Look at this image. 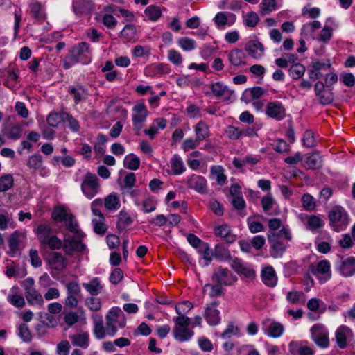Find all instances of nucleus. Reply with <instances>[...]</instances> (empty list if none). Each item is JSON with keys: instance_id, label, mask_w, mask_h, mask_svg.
Here are the masks:
<instances>
[{"instance_id": "1", "label": "nucleus", "mask_w": 355, "mask_h": 355, "mask_svg": "<svg viewBox=\"0 0 355 355\" xmlns=\"http://www.w3.org/2000/svg\"><path fill=\"white\" fill-rule=\"evenodd\" d=\"M106 332L110 336H114L118 328H123L126 324V318L123 311L118 306L112 307L106 317Z\"/></svg>"}, {"instance_id": "2", "label": "nucleus", "mask_w": 355, "mask_h": 355, "mask_svg": "<svg viewBox=\"0 0 355 355\" xmlns=\"http://www.w3.org/2000/svg\"><path fill=\"white\" fill-rule=\"evenodd\" d=\"M331 228L337 232L345 230L349 223L347 211L340 205L334 206L328 215Z\"/></svg>"}, {"instance_id": "3", "label": "nucleus", "mask_w": 355, "mask_h": 355, "mask_svg": "<svg viewBox=\"0 0 355 355\" xmlns=\"http://www.w3.org/2000/svg\"><path fill=\"white\" fill-rule=\"evenodd\" d=\"M311 338L314 343L322 349L327 348L330 345L329 331L322 324L317 323L310 329Z\"/></svg>"}, {"instance_id": "4", "label": "nucleus", "mask_w": 355, "mask_h": 355, "mask_svg": "<svg viewBox=\"0 0 355 355\" xmlns=\"http://www.w3.org/2000/svg\"><path fill=\"white\" fill-rule=\"evenodd\" d=\"M99 179L96 174L87 172L81 184L83 193L89 199L94 198L100 191Z\"/></svg>"}, {"instance_id": "5", "label": "nucleus", "mask_w": 355, "mask_h": 355, "mask_svg": "<svg viewBox=\"0 0 355 355\" xmlns=\"http://www.w3.org/2000/svg\"><path fill=\"white\" fill-rule=\"evenodd\" d=\"M89 49V44L85 42L78 44V46L72 47L68 54L63 60V67L68 69L80 61V58Z\"/></svg>"}, {"instance_id": "6", "label": "nucleus", "mask_w": 355, "mask_h": 355, "mask_svg": "<svg viewBox=\"0 0 355 355\" xmlns=\"http://www.w3.org/2000/svg\"><path fill=\"white\" fill-rule=\"evenodd\" d=\"M211 280L223 286H229L237 282L238 278L228 268L220 266L214 270Z\"/></svg>"}, {"instance_id": "7", "label": "nucleus", "mask_w": 355, "mask_h": 355, "mask_svg": "<svg viewBox=\"0 0 355 355\" xmlns=\"http://www.w3.org/2000/svg\"><path fill=\"white\" fill-rule=\"evenodd\" d=\"M270 245V254L275 259L281 258L286 252L289 245L283 241L279 234H268Z\"/></svg>"}, {"instance_id": "8", "label": "nucleus", "mask_w": 355, "mask_h": 355, "mask_svg": "<svg viewBox=\"0 0 355 355\" xmlns=\"http://www.w3.org/2000/svg\"><path fill=\"white\" fill-rule=\"evenodd\" d=\"M309 271L320 280V283H324L331 277V265L326 259L320 261L315 265H311Z\"/></svg>"}, {"instance_id": "9", "label": "nucleus", "mask_w": 355, "mask_h": 355, "mask_svg": "<svg viewBox=\"0 0 355 355\" xmlns=\"http://www.w3.org/2000/svg\"><path fill=\"white\" fill-rule=\"evenodd\" d=\"M336 270L344 277H351L355 275V257H340L336 262Z\"/></svg>"}, {"instance_id": "10", "label": "nucleus", "mask_w": 355, "mask_h": 355, "mask_svg": "<svg viewBox=\"0 0 355 355\" xmlns=\"http://www.w3.org/2000/svg\"><path fill=\"white\" fill-rule=\"evenodd\" d=\"M354 334L352 329L346 325L340 326L335 332V340L338 347L345 349L353 341Z\"/></svg>"}, {"instance_id": "11", "label": "nucleus", "mask_w": 355, "mask_h": 355, "mask_svg": "<svg viewBox=\"0 0 355 355\" xmlns=\"http://www.w3.org/2000/svg\"><path fill=\"white\" fill-rule=\"evenodd\" d=\"M230 264L234 270L239 275H243L250 280L255 278V270L250 264L243 262L241 259L234 257L232 259V262H230Z\"/></svg>"}, {"instance_id": "12", "label": "nucleus", "mask_w": 355, "mask_h": 355, "mask_svg": "<svg viewBox=\"0 0 355 355\" xmlns=\"http://www.w3.org/2000/svg\"><path fill=\"white\" fill-rule=\"evenodd\" d=\"M218 305V300L206 304L203 316L209 325L214 326L220 322V312L217 309Z\"/></svg>"}, {"instance_id": "13", "label": "nucleus", "mask_w": 355, "mask_h": 355, "mask_svg": "<svg viewBox=\"0 0 355 355\" xmlns=\"http://www.w3.org/2000/svg\"><path fill=\"white\" fill-rule=\"evenodd\" d=\"M186 183L188 188L193 189L199 193H207V180L202 176L193 174L187 178Z\"/></svg>"}, {"instance_id": "14", "label": "nucleus", "mask_w": 355, "mask_h": 355, "mask_svg": "<svg viewBox=\"0 0 355 355\" xmlns=\"http://www.w3.org/2000/svg\"><path fill=\"white\" fill-rule=\"evenodd\" d=\"M266 114L277 121L282 120L286 115V109L281 102H269L266 108Z\"/></svg>"}, {"instance_id": "15", "label": "nucleus", "mask_w": 355, "mask_h": 355, "mask_svg": "<svg viewBox=\"0 0 355 355\" xmlns=\"http://www.w3.org/2000/svg\"><path fill=\"white\" fill-rule=\"evenodd\" d=\"M73 10L79 16L90 14L95 8V4L92 0H73Z\"/></svg>"}, {"instance_id": "16", "label": "nucleus", "mask_w": 355, "mask_h": 355, "mask_svg": "<svg viewBox=\"0 0 355 355\" xmlns=\"http://www.w3.org/2000/svg\"><path fill=\"white\" fill-rule=\"evenodd\" d=\"M63 249L67 254L72 255L76 252H83L85 249V245L80 240L69 236L64 239Z\"/></svg>"}, {"instance_id": "17", "label": "nucleus", "mask_w": 355, "mask_h": 355, "mask_svg": "<svg viewBox=\"0 0 355 355\" xmlns=\"http://www.w3.org/2000/svg\"><path fill=\"white\" fill-rule=\"evenodd\" d=\"M245 49L249 55L254 59H259L264 54L263 45L258 40L248 42L245 45Z\"/></svg>"}, {"instance_id": "18", "label": "nucleus", "mask_w": 355, "mask_h": 355, "mask_svg": "<svg viewBox=\"0 0 355 355\" xmlns=\"http://www.w3.org/2000/svg\"><path fill=\"white\" fill-rule=\"evenodd\" d=\"M266 93L267 91L259 86L248 88L243 92L241 100L248 103L250 102L252 99L259 98Z\"/></svg>"}, {"instance_id": "19", "label": "nucleus", "mask_w": 355, "mask_h": 355, "mask_svg": "<svg viewBox=\"0 0 355 355\" xmlns=\"http://www.w3.org/2000/svg\"><path fill=\"white\" fill-rule=\"evenodd\" d=\"M261 279L265 285L274 287L277 283V277L272 266L265 267L261 271Z\"/></svg>"}, {"instance_id": "20", "label": "nucleus", "mask_w": 355, "mask_h": 355, "mask_svg": "<svg viewBox=\"0 0 355 355\" xmlns=\"http://www.w3.org/2000/svg\"><path fill=\"white\" fill-rule=\"evenodd\" d=\"M82 285L91 296L98 295L103 288V286L98 277H94L88 282H84Z\"/></svg>"}, {"instance_id": "21", "label": "nucleus", "mask_w": 355, "mask_h": 355, "mask_svg": "<svg viewBox=\"0 0 355 355\" xmlns=\"http://www.w3.org/2000/svg\"><path fill=\"white\" fill-rule=\"evenodd\" d=\"M236 15L231 12H218L214 18L216 26L219 28L223 27L226 24L230 26L234 23Z\"/></svg>"}, {"instance_id": "22", "label": "nucleus", "mask_w": 355, "mask_h": 355, "mask_svg": "<svg viewBox=\"0 0 355 355\" xmlns=\"http://www.w3.org/2000/svg\"><path fill=\"white\" fill-rule=\"evenodd\" d=\"M73 346L87 349L89 344V334L88 332L75 334L69 336Z\"/></svg>"}, {"instance_id": "23", "label": "nucleus", "mask_w": 355, "mask_h": 355, "mask_svg": "<svg viewBox=\"0 0 355 355\" xmlns=\"http://www.w3.org/2000/svg\"><path fill=\"white\" fill-rule=\"evenodd\" d=\"M213 94L216 97L224 96L229 99L233 94V91L230 90L227 85L222 82H216L212 83L210 86Z\"/></svg>"}, {"instance_id": "24", "label": "nucleus", "mask_w": 355, "mask_h": 355, "mask_svg": "<svg viewBox=\"0 0 355 355\" xmlns=\"http://www.w3.org/2000/svg\"><path fill=\"white\" fill-rule=\"evenodd\" d=\"M214 234L217 236L224 239L229 243H232L236 241V235L232 233L230 227L227 224L216 227L214 229Z\"/></svg>"}, {"instance_id": "25", "label": "nucleus", "mask_w": 355, "mask_h": 355, "mask_svg": "<svg viewBox=\"0 0 355 355\" xmlns=\"http://www.w3.org/2000/svg\"><path fill=\"white\" fill-rule=\"evenodd\" d=\"M171 174L179 175L186 171L183 160L178 154H174L170 159Z\"/></svg>"}, {"instance_id": "26", "label": "nucleus", "mask_w": 355, "mask_h": 355, "mask_svg": "<svg viewBox=\"0 0 355 355\" xmlns=\"http://www.w3.org/2000/svg\"><path fill=\"white\" fill-rule=\"evenodd\" d=\"M71 212L64 206H55L51 213V218L55 223H62L67 220L71 215Z\"/></svg>"}, {"instance_id": "27", "label": "nucleus", "mask_w": 355, "mask_h": 355, "mask_svg": "<svg viewBox=\"0 0 355 355\" xmlns=\"http://www.w3.org/2000/svg\"><path fill=\"white\" fill-rule=\"evenodd\" d=\"M29 15L36 21L43 22L44 20V13L42 10V4L37 1H33L29 4Z\"/></svg>"}, {"instance_id": "28", "label": "nucleus", "mask_w": 355, "mask_h": 355, "mask_svg": "<svg viewBox=\"0 0 355 355\" xmlns=\"http://www.w3.org/2000/svg\"><path fill=\"white\" fill-rule=\"evenodd\" d=\"M94 321V334L97 339H103L105 337L106 326H103L101 315H95L92 316Z\"/></svg>"}, {"instance_id": "29", "label": "nucleus", "mask_w": 355, "mask_h": 355, "mask_svg": "<svg viewBox=\"0 0 355 355\" xmlns=\"http://www.w3.org/2000/svg\"><path fill=\"white\" fill-rule=\"evenodd\" d=\"M65 227L69 232L75 234L77 237L82 238L84 234L81 232L78 223L75 218L74 215L71 213V215L64 221Z\"/></svg>"}, {"instance_id": "30", "label": "nucleus", "mask_w": 355, "mask_h": 355, "mask_svg": "<svg viewBox=\"0 0 355 355\" xmlns=\"http://www.w3.org/2000/svg\"><path fill=\"white\" fill-rule=\"evenodd\" d=\"M132 218L125 211L121 210L119 211L118 215L116 228L120 232L125 231L128 227L132 225Z\"/></svg>"}, {"instance_id": "31", "label": "nucleus", "mask_w": 355, "mask_h": 355, "mask_svg": "<svg viewBox=\"0 0 355 355\" xmlns=\"http://www.w3.org/2000/svg\"><path fill=\"white\" fill-rule=\"evenodd\" d=\"M196 139L197 141H202L208 138L210 135L209 126L202 121H199L194 126Z\"/></svg>"}, {"instance_id": "32", "label": "nucleus", "mask_w": 355, "mask_h": 355, "mask_svg": "<svg viewBox=\"0 0 355 355\" xmlns=\"http://www.w3.org/2000/svg\"><path fill=\"white\" fill-rule=\"evenodd\" d=\"M173 331L174 338L180 342L187 341L193 336V331L188 327H174Z\"/></svg>"}, {"instance_id": "33", "label": "nucleus", "mask_w": 355, "mask_h": 355, "mask_svg": "<svg viewBox=\"0 0 355 355\" xmlns=\"http://www.w3.org/2000/svg\"><path fill=\"white\" fill-rule=\"evenodd\" d=\"M49 266L55 270H60L65 266V259L64 257L58 253L53 252L49 258Z\"/></svg>"}, {"instance_id": "34", "label": "nucleus", "mask_w": 355, "mask_h": 355, "mask_svg": "<svg viewBox=\"0 0 355 355\" xmlns=\"http://www.w3.org/2000/svg\"><path fill=\"white\" fill-rule=\"evenodd\" d=\"M214 258L220 261H230L232 262V258L230 251L223 244H216L214 248Z\"/></svg>"}, {"instance_id": "35", "label": "nucleus", "mask_w": 355, "mask_h": 355, "mask_svg": "<svg viewBox=\"0 0 355 355\" xmlns=\"http://www.w3.org/2000/svg\"><path fill=\"white\" fill-rule=\"evenodd\" d=\"M230 63L234 66H240L244 62L246 58L245 53L241 49L231 51L228 54Z\"/></svg>"}, {"instance_id": "36", "label": "nucleus", "mask_w": 355, "mask_h": 355, "mask_svg": "<svg viewBox=\"0 0 355 355\" xmlns=\"http://www.w3.org/2000/svg\"><path fill=\"white\" fill-rule=\"evenodd\" d=\"M46 246L51 250H58L63 248V241L55 235H50L46 227Z\"/></svg>"}, {"instance_id": "37", "label": "nucleus", "mask_w": 355, "mask_h": 355, "mask_svg": "<svg viewBox=\"0 0 355 355\" xmlns=\"http://www.w3.org/2000/svg\"><path fill=\"white\" fill-rule=\"evenodd\" d=\"M42 165H43V157L41 155H40L38 153L31 156L28 159V166L31 168L35 170V171H38L40 173L42 176H43Z\"/></svg>"}, {"instance_id": "38", "label": "nucleus", "mask_w": 355, "mask_h": 355, "mask_svg": "<svg viewBox=\"0 0 355 355\" xmlns=\"http://www.w3.org/2000/svg\"><path fill=\"white\" fill-rule=\"evenodd\" d=\"M104 206L109 211H114L119 209L121 203L117 195L114 193L108 195L105 198Z\"/></svg>"}, {"instance_id": "39", "label": "nucleus", "mask_w": 355, "mask_h": 355, "mask_svg": "<svg viewBox=\"0 0 355 355\" xmlns=\"http://www.w3.org/2000/svg\"><path fill=\"white\" fill-rule=\"evenodd\" d=\"M69 92L73 95L76 104H78L81 101L87 99L89 96L87 90L83 86L72 87L70 89Z\"/></svg>"}, {"instance_id": "40", "label": "nucleus", "mask_w": 355, "mask_h": 355, "mask_svg": "<svg viewBox=\"0 0 355 355\" xmlns=\"http://www.w3.org/2000/svg\"><path fill=\"white\" fill-rule=\"evenodd\" d=\"M324 223L320 216L311 215L307 217L306 227L312 232L324 226Z\"/></svg>"}, {"instance_id": "41", "label": "nucleus", "mask_w": 355, "mask_h": 355, "mask_svg": "<svg viewBox=\"0 0 355 355\" xmlns=\"http://www.w3.org/2000/svg\"><path fill=\"white\" fill-rule=\"evenodd\" d=\"M321 23L319 21H313L304 24L301 29V34L304 37H311L313 33L320 28Z\"/></svg>"}, {"instance_id": "42", "label": "nucleus", "mask_w": 355, "mask_h": 355, "mask_svg": "<svg viewBox=\"0 0 355 355\" xmlns=\"http://www.w3.org/2000/svg\"><path fill=\"white\" fill-rule=\"evenodd\" d=\"M124 167L130 170H137L140 165V159L134 154L126 155L123 160Z\"/></svg>"}, {"instance_id": "43", "label": "nucleus", "mask_w": 355, "mask_h": 355, "mask_svg": "<svg viewBox=\"0 0 355 355\" xmlns=\"http://www.w3.org/2000/svg\"><path fill=\"white\" fill-rule=\"evenodd\" d=\"M306 164L308 168L314 170L321 167V157L320 155L315 153L307 155Z\"/></svg>"}, {"instance_id": "44", "label": "nucleus", "mask_w": 355, "mask_h": 355, "mask_svg": "<svg viewBox=\"0 0 355 355\" xmlns=\"http://www.w3.org/2000/svg\"><path fill=\"white\" fill-rule=\"evenodd\" d=\"M178 44L184 51H191L197 46L196 42L193 39L188 37H180L178 41Z\"/></svg>"}, {"instance_id": "45", "label": "nucleus", "mask_w": 355, "mask_h": 355, "mask_svg": "<svg viewBox=\"0 0 355 355\" xmlns=\"http://www.w3.org/2000/svg\"><path fill=\"white\" fill-rule=\"evenodd\" d=\"M19 234L17 232L12 233L8 239V246L10 251L8 254L11 257H14L19 250Z\"/></svg>"}, {"instance_id": "46", "label": "nucleus", "mask_w": 355, "mask_h": 355, "mask_svg": "<svg viewBox=\"0 0 355 355\" xmlns=\"http://www.w3.org/2000/svg\"><path fill=\"white\" fill-rule=\"evenodd\" d=\"M3 132L8 139L17 140L22 135V128L19 125H15L8 130L3 129Z\"/></svg>"}, {"instance_id": "47", "label": "nucleus", "mask_w": 355, "mask_h": 355, "mask_svg": "<svg viewBox=\"0 0 355 355\" xmlns=\"http://www.w3.org/2000/svg\"><path fill=\"white\" fill-rule=\"evenodd\" d=\"M65 115L66 114L64 113H51L48 116L46 121L50 126L55 128L57 127L62 121H65Z\"/></svg>"}, {"instance_id": "48", "label": "nucleus", "mask_w": 355, "mask_h": 355, "mask_svg": "<svg viewBox=\"0 0 355 355\" xmlns=\"http://www.w3.org/2000/svg\"><path fill=\"white\" fill-rule=\"evenodd\" d=\"M85 305L93 312L98 311L101 309L102 303L99 298L95 296H90L85 300Z\"/></svg>"}, {"instance_id": "49", "label": "nucleus", "mask_w": 355, "mask_h": 355, "mask_svg": "<svg viewBox=\"0 0 355 355\" xmlns=\"http://www.w3.org/2000/svg\"><path fill=\"white\" fill-rule=\"evenodd\" d=\"M289 75L292 77L293 79H299L300 78L305 72V67L304 65L297 63L292 64L289 68Z\"/></svg>"}, {"instance_id": "50", "label": "nucleus", "mask_w": 355, "mask_h": 355, "mask_svg": "<svg viewBox=\"0 0 355 355\" xmlns=\"http://www.w3.org/2000/svg\"><path fill=\"white\" fill-rule=\"evenodd\" d=\"M284 331L283 325L277 322H272L268 328V335L272 338H279Z\"/></svg>"}, {"instance_id": "51", "label": "nucleus", "mask_w": 355, "mask_h": 355, "mask_svg": "<svg viewBox=\"0 0 355 355\" xmlns=\"http://www.w3.org/2000/svg\"><path fill=\"white\" fill-rule=\"evenodd\" d=\"M259 6L262 15H269L277 8L275 0H263Z\"/></svg>"}, {"instance_id": "52", "label": "nucleus", "mask_w": 355, "mask_h": 355, "mask_svg": "<svg viewBox=\"0 0 355 355\" xmlns=\"http://www.w3.org/2000/svg\"><path fill=\"white\" fill-rule=\"evenodd\" d=\"M105 218H101V219H92V223L94 226V231L97 234L103 235L107 231V227L105 223Z\"/></svg>"}, {"instance_id": "53", "label": "nucleus", "mask_w": 355, "mask_h": 355, "mask_svg": "<svg viewBox=\"0 0 355 355\" xmlns=\"http://www.w3.org/2000/svg\"><path fill=\"white\" fill-rule=\"evenodd\" d=\"M144 12L149 19L153 21H157L162 15L159 7L153 5L148 6Z\"/></svg>"}, {"instance_id": "54", "label": "nucleus", "mask_w": 355, "mask_h": 355, "mask_svg": "<svg viewBox=\"0 0 355 355\" xmlns=\"http://www.w3.org/2000/svg\"><path fill=\"white\" fill-rule=\"evenodd\" d=\"M14 179L11 174H6L0 178V192L8 191L13 186Z\"/></svg>"}, {"instance_id": "55", "label": "nucleus", "mask_w": 355, "mask_h": 355, "mask_svg": "<svg viewBox=\"0 0 355 355\" xmlns=\"http://www.w3.org/2000/svg\"><path fill=\"white\" fill-rule=\"evenodd\" d=\"M211 173L216 177V182L219 185H223L226 182V176L224 174V169L220 166H213L211 168Z\"/></svg>"}, {"instance_id": "56", "label": "nucleus", "mask_w": 355, "mask_h": 355, "mask_svg": "<svg viewBox=\"0 0 355 355\" xmlns=\"http://www.w3.org/2000/svg\"><path fill=\"white\" fill-rule=\"evenodd\" d=\"M223 286L215 284H206L203 287V291H206V290L209 288L210 292H209V296L211 297H218L223 295Z\"/></svg>"}, {"instance_id": "57", "label": "nucleus", "mask_w": 355, "mask_h": 355, "mask_svg": "<svg viewBox=\"0 0 355 355\" xmlns=\"http://www.w3.org/2000/svg\"><path fill=\"white\" fill-rule=\"evenodd\" d=\"M26 297L30 304L39 303L43 302V297L35 288L26 292Z\"/></svg>"}, {"instance_id": "58", "label": "nucleus", "mask_w": 355, "mask_h": 355, "mask_svg": "<svg viewBox=\"0 0 355 355\" xmlns=\"http://www.w3.org/2000/svg\"><path fill=\"white\" fill-rule=\"evenodd\" d=\"M259 21V17L254 12H250L243 16V23L248 27H254Z\"/></svg>"}, {"instance_id": "59", "label": "nucleus", "mask_w": 355, "mask_h": 355, "mask_svg": "<svg viewBox=\"0 0 355 355\" xmlns=\"http://www.w3.org/2000/svg\"><path fill=\"white\" fill-rule=\"evenodd\" d=\"M136 33V28L134 25L127 24L121 31L120 35L121 37L127 39V40H130L135 37Z\"/></svg>"}, {"instance_id": "60", "label": "nucleus", "mask_w": 355, "mask_h": 355, "mask_svg": "<svg viewBox=\"0 0 355 355\" xmlns=\"http://www.w3.org/2000/svg\"><path fill=\"white\" fill-rule=\"evenodd\" d=\"M303 145L307 148H312L316 145L314 134L311 130H306L302 137Z\"/></svg>"}, {"instance_id": "61", "label": "nucleus", "mask_w": 355, "mask_h": 355, "mask_svg": "<svg viewBox=\"0 0 355 355\" xmlns=\"http://www.w3.org/2000/svg\"><path fill=\"white\" fill-rule=\"evenodd\" d=\"M302 203L303 207L308 211H313L315 207V203L313 198L309 193H305L302 197Z\"/></svg>"}, {"instance_id": "62", "label": "nucleus", "mask_w": 355, "mask_h": 355, "mask_svg": "<svg viewBox=\"0 0 355 355\" xmlns=\"http://www.w3.org/2000/svg\"><path fill=\"white\" fill-rule=\"evenodd\" d=\"M67 294L80 296L81 289L77 281H71L66 284Z\"/></svg>"}, {"instance_id": "63", "label": "nucleus", "mask_w": 355, "mask_h": 355, "mask_svg": "<svg viewBox=\"0 0 355 355\" xmlns=\"http://www.w3.org/2000/svg\"><path fill=\"white\" fill-rule=\"evenodd\" d=\"M198 252L202 254L203 259L207 261V265H208L211 261L212 258L214 257V251L213 252L209 248L208 243L204 245V246L198 250Z\"/></svg>"}, {"instance_id": "64", "label": "nucleus", "mask_w": 355, "mask_h": 355, "mask_svg": "<svg viewBox=\"0 0 355 355\" xmlns=\"http://www.w3.org/2000/svg\"><path fill=\"white\" fill-rule=\"evenodd\" d=\"M168 60L175 65H180L182 62V56L180 52L175 49H170L168 52Z\"/></svg>"}]
</instances>
